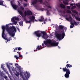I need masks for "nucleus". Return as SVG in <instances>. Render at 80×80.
Segmentation results:
<instances>
[{"label":"nucleus","instance_id":"nucleus-1","mask_svg":"<svg viewBox=\"0 0 80 80\" xmlns=\"http://www.w3.org/2000/svg\"><path fill=\"white\" fill-rule=\"evenodd\" d=\"M10 25H12V23H10L9 24H6V28L5 26H2V28L3 30L2 37L3 38L5 39V40H7V42H6V43H7V42H8V41L11 40H12V39H10V38H9V39H7V35H6V34H5V29H6L7 31L8 32L9 34L11 36V37H14V36H15V34H13L10 33V32L11 31V28H8L9 27V26H10Z\"/></svg>","mask_w":80,"mask_h":80},{"label":"nucleus","instance_id":"nucleus-2","mask_svg":"<svg viewBox=\"0 0 80 80\" xmlns=\"http://www.w3.org/2000/svg\"><path fill=\"white\" fill-rule=\"evenodd\" d=\"M44 43L42 44L43 48L45 47L46 45L48 47H50V45H52V47H56L58 45V42H56V41L53 40L47 39L46 41H44Z\"/></svg>","mask_w":80,"mask_h":80},{"label":"nucleus","instance_id":"nucleus-3","mask_svg":"<svg viewBox=\"0 0 80 80\" xmlns=\"http://www.w3.org/2000/svg\"><path fill=\"white\" fill-rule=\"evenodd\" d=\"M24 14L25 16L28 15V18L30 19L29 21H26V23H30L31 22H33L34 20H35V17L33 16H30L31 15H32V12L31 11L28 10L27 12L25 11L24 12Z\"/></svg>","mask_w":80,"mask_h":80},{"label":"nucleus","instance_id":"nucleus-4","mask_svg":"<svg viewBox=\"0 0 80 80\" xmlns=\"http://www.w3.org/2000/svg\"><path fill=\"white\" fill-rule=\"evenodd\" d=\"M43 34L42 36V38L44 39H46L48 38V35L45 32H42V31H36L34 33V35H36L38 37H40L42 36V34Z\"/></svg>","mask_w":80,"mask_h":80},{"label":"nucleus","instance_id":"nucleus-5","mask_svg":"<svg viewBox=\"0 0 80 80\" xmlns=\"http://www.w3.org/2000/svg\"><path fill=\"white\" fill-rule=\"evenodd\" d=\"M55 37L57 39L59 40H62L65 37V32L64 30H63L62 34L58 33L57 31H55Z\"/></svg>","mask_w":80,"mask_h":80},{"label":"nucleus","instance_id":"nucleus-6","mask_svg":"<svg viewBox=\"0 0 80 80\" xmlns=\"http://www.w3.org/2000/svg\"><path fill=\"white\" fill-rule=\"evenodd\" d=\"M64 72H66V73L65 74V77L66 78H69V75L70 74V71L66 67L62 68Z\"/></svg>","mask_w":80,"mask_h":80},{"label":"nucleus","instance_id":"nucleus-7","mask_svg":"<svg viewBox=\"0 0 80 80\" xmlns=\"http://www.w3.org/2000/svg\"><path fill=\"white\" fill-rule=\"evenodd\" d=\"M65 18L66 20H67L68 21H69L70 22L71 24L72 25H70V28H73V27H74V24L72 22V17H70L69 18Z\"/></svg>","mask_w":80,"mask_h":80},{"label":"nucleus","instance_id":"nucleus-8","mask_svg":"<svg viewBox=\"0 0 80 80\" xmlns=\"http://www.w3.org/2000/svg\"><path fill=\"white\" fill-rule=\"evenodd\" d=\"M18 20V18H17L16 17H14L12 18L11 19V21L12 22H13V23L15 25H16L17 23V21Z\"/></svg>","mask_w":80,"mask_h":80},{"label":"nucleus","instance_id":"nucleus-9","mask_svg":"<svg viewBox=\"0 0 80 80\" xmlns=\"http://www.w3.org/2000/svg\"><path fill=\"white\" fill-rule=\"evenodd\" d=\"M21 10H24V8H23V7L21 6L20 8L18 10V12L20 15H21L22 17H23V12H22V11H21V10H21Z\"/></svg>","mask_w":80,"mask_h":80},{"label":"nucleus","instance_id":"nucleus-10","mask_svg":"<svg viewBox=\"0 0 80 80\" xmlns=\"http://www.w3.org/2000/svg\"><path fill=\"white\" fill-rule=\"evenodd\" d=\"M11 3L13 8H14V10H17V8H18V6L15 5L14 4H13L12 3V1H11Z\"/></svg>","mask_w":80,"mask_h":80},{"label":"nucleus","instance_id":"nucleus-11","mask_svg":"<svg viewBox=\"0 0 80 80\" xmlns=\"http://www.w3.org/2000/svg\"><path fill=\"white\" fill-rule=\"evenodd\" d=\"M43 48H42V47H41V46H38L37 48L36 49V50H34V51L35 52L36 51H37V50H41V49H42Z\"/></svg>","mask_w":80,"mask_h":80},{"label":"nucleus","instance_id":"nucleus-12","mask_svg":"<svg viewBox=\"0 0 80 80\" xmlns=\"http://www.w3.org/2000/svg\"><path fill=\"white\" fill-rule=\"evenodd\" d=\"M26 73H27L28 77H27V76L25 75V73H24V74L25 77H26V78H29V77H30V73H29V72H28L27 71H26Z\"/></svg>","mask_w":80,"mask_h":80},{"label":"nucleus","instance_id":"nucleus-13","mask_svg":"<svg viewBox=\"0 0 80 80\" xmlns=\"http://www.w3.org/2000/svg\"><path fill=\"white\" fill-rule=\"evenodd\" d=\"M70 5L72 6H73L72 7V9H74V8H76V6H75V4H74L71 3L70 4ZM73 5L74 6H73Z\"/></svg>","mask_w":80,"mask_h":80},{"label":"nucleus","instance_id":"nucleus-14","mask_svg":"<svg viewBox=\"0 0 80 80\" xmlns=\"http://www.w3.org/2000/svg\"><path fill=\"white\" fill-rule=\"evenodd\" d=\"M12 28L13 33V32H14V33H15V32H17L16 28H15V26H12Z\"/></svg>","mask_w":80,"mask_h":80},{"label":"nucleus","instance_id":"nucleus-15","mask_svg":"<svg viewBox=\"0 0 80 80\" xmlns=\"http://www.w3.org/2000/svg\"><path fill=\"white\" fill-rule=\"evenodd\" d=\"M34 0V1H32V3L33 5H34L35 4H36V3H37L38 2V1H37V0Z\"/></svg>","mask_w":80,"mask_h":80},{"label":"nucleus","instance_id":"nucleus-16","mask_svg":"<svg viewBox=\"0 0 80 80\" xmlns=\"http://www.w3.org/2000/svg\"><path fill=\"white\" fill-rule=\"evenodd\" d=\"M6 65H7L8 68L9 69V70L10 73L12 74V71H11V70H10V66H9L8 65V63H6Z\"/></svg>","mask_w":80,"mask_h":80},{"label":"nucleus","instance_id":"nucleus-17","mask_svg":"<svg viewBox=\"0 0 80 80\" xmlns=\"http://www.w3.org/2000/svg\"><path fill=\"white\" fill-rule=\"evenodd\" d=\"M63 3H64L65 5H68V1L67 0H64L63 1Z\"/></svg>","mask_w":80,"mask_h":80},{"label":"nucleus","instance_id":"nucleus-18","mask_svg":"<svg viewBox=\"0 0 80 80\" xmlns=\"http://www.w3.org/2000/svg\"><path fill=\"white\" fill-rule=\"evenodd\" d=\"M41 19H39V22H43V21H44V18L43 17V16L41 17Z\"/></svg>","mask_w":80,"mask_h":80},{"label":"nucleus","instance_id":"nucleus-19","mask_svg":"<svg viewBox=\"0 0 80 80\" xmlns=\"http://www.w3.org/2000/svg\"><path fill=\"white\" fill-rule=\"evenodd\" d=\"M66 67L67 68H68V67H69V68H71L72 67V66L70 64H67L66 65Z\"/></svg>","mask_w":80,"mask_h":80},{"label":"nucleus","instance_id":"nucleus-20","mask_svg":"<svg viewBox=\"0 0 80 80\" xmlns=\"http://www.w3.org/2000/svg\"><path fill=\"white\" fill-rule=\"evenodd\" d=\"M15 65L16 67H17L18 68L19 70H20V68H21V67H20V66H19V67H18V64L15 63Z\"/></svg>","mask_w":80,"mask_h":80},{"label":"nucleus","instance_id":"nucleus-21","mask_svg":"<svg viewBox=\"0 0 80 80\" xmlns=\"http://www.w3.org/2000/svg\"><path fill=\"white\" fill-rule=\"evenodd\" d=\"M3 1H0V5H2L3 6H5V5H3Z\"/></svg>","mask_w":80,"mask_h":80},{"label":"nucleus","instance_id":"nucleus-22","mask_svg":"<svg viewBox=\"0 0 80 80\" xmlns=\"http://www.w3.org/2000/svg\"><path fill=\"white\" fill-rule=\"evenodd\" d=\"M20 26H23V22L20 21L19 22Z\"/></svg>","mask_w":80,"mask_h":80},{"label":"nucleus","instance_id":"nucleus-23","mask_svg":"<svg viewBox=\"0 0 80 80\" xmlns=\"http://www.w3.org/2000/svg\"><path fill=\"white\" fill-rule=\"evenodd\" d=\"M60 6L61 8H65V6L63 4H61Z\"/></svg>","mask_w":80,"mask_h":80},{"label":"nucleus","instance_id":"nucleus-24","mask_svg":"<svg viewBox=\"0 0 80 80\" xmlns=\"http://www.w3.org/2000/svg\"><path fill=\"white\" fill-rule=\"evenodd\" d=\"M4 78L6 79V80H9L8 79V78L6 76H4Z\"/></svg>","mask_w":80,"mask_h":80},{"label":"nucleus","instance_id":"nucleus-25","mask_svg":"<svg viewBox=\"0 0 80 80\" xmlns=\"http://www.w3.org/2000/svg\"><path fill=\"white\" fill-rule=\"evenodd\" d=\"M16 75V76H17L19 78V77H18V76H19V75H20V73H19V72H17V74Z\"/></svg>","mask_w":80,"mask_h":80},{"label":"nucleus","instance_id":"nucleus-26","mask_svg":"<svg viewBox=\"0 0 80 80\" xmlns=\"http://www.w3.org/2000/svg\"><path fill=\"white\" fill-rule=\"evenodd\" d=\"M74 24L75 25H77L78 24V22H75V21H74Z\"/></svg>","mask_w":80,"mask_h":80},{"label":"nucleus","instance_id":"nucleus-27","mask_svg":"<svg viewBox=\"0 0 80 80\" xmlns=\"http://www.w3.org/2000/svg\"><path fill=\"white\" fill-rule=\"evenodd\" d=\"M76 5L78 7H80V3H78V4H77Z\"/></svg>","mask_w":80,"mask_h":80},{"label":"nucleus","instance_id":"nucleus-28","mask_svg":"<svg viewBox=\"0 0 80 80\" xmlns=\"http://www.w3.org/2000/svg\"><path fill=\"white\" fill-rule=\"evenodd\" d=\"M14 57L15 58H16L17 60H18V59L19 58V57H17V55L14 56Z\"/></svg>","mask_w":80,"mask_h":80},{"label":"nucleus","instance_id":"nucleus-29","mask_svg":"<svg viewBox=\"0 0 80 80\" xmlns=\"http://www.w3.org/2000/svg\"><path fill=\"white\" fill-rule=\"evenodd\" d=\"M72 12L73 13H74V14H75V15H76H76H77V14H78L76 11H72Z\"/></svg>","mask_w":80,"mask_h":80},{"label":"nucleus","instance_id":"nucleus-30","mask_svg":"<svg viewBox=\"0 0 80 80\" xmlns=\"http://www.w3.org/2000/svg\"><path fill=\"white\" fill-rule=\"evenodd\" d=\"M76 20H79V21H80V18L76 17Z\"/></svg>","mask_w":80,"mask_h":80},{"label":"nucleus","instance_id":"nucleus-31","mask_svg":"<svg viewBox=\"0 0 80 80\" xmlns=\"http://www.w3.org/2000/svg\"><path fill=\"white\" fill-rule=\"evenodd\" d=\"M59 28H60L61 29H62L63 28V26L62 25H60L59 26Z\"/></svg>","mask_w":80,"mask_h":80},{"label":"nucleus","instance_id":"nucleus-32","mask_svg":"<svg viewBox=\"0 0 80 80\" xmlns=\"http://www.w3.org/2000/svg\"><path fill=\"white\" fill-rule=\"evenodd\" d=\"M67 13H71V11L70 10H67Z\"/></svg>","mask_w":80,"mask_h":80},{"label":"nucleus","instance_id":"nucleus-33","mask_svg":"<svg viewBox=\"0 0 80 80\" xmlns=\"http://www.w3.org/2000/svg\"><path fill=\"white\" fill-rule=\"evenodd\" d=\"M1 68H2V69H4V66H3V65H2L1 66Z\"/></svg>","mask_w":80,"mask_h":80},{"label":"nucleus","instance_id":"nucleus-34","mask_svg":"<svg viewBox=\"0 0 80 80\" xmlns=\"http://www.w3.org/2000/svg\"><path fill=\"white\" fill-rule=\"evenodd\" d=\"M18 50H22V48L20 47L18 48Z\"/></svg>","mask_w":80,"mask_h":80},{"label":"nucleus","instance_id":"nucleus-35","mask_svg":"<svg viewBox=\"0 0 80 80\" xmlns=\"http://www.w3.org/2000/svg\"><path fill=\"white\" fill-rule=\"evenodd\" d=\"M57 25H55L53 26L54 28H57Z\"/></svg>","mask_w":80,"mask_h":80},{"label":"nucleus","instance_id":"nucleus-36","mask_svg":"<svg viewBox=\"0 0 80 80\" xmlns=\"http://www.w3.org/2000/svg\"><path fill=\"white\" fill-rule=\"evenodd\" d=\"M67 8H68V9H70V6H68Z\"/></svg>","mask_w":80,"mask_h":80},{"label":"nucleus","instance_id":"nucleus-37","mask_svg":"<svg viewBox=\"0 0 80 80\" xmlns=\"http://www.w3.org/2000/svg\"><path fill=\"white\" fill-rule=\"evenodd\" d=\"M19 57H21L22 58H23V56L22 55H21L20 54L19 55Z\"/></svg>","mask_w":80,"mask_h":80},{"label":"nucleus","instance_id":"nucleus-38","mask_svg":"<svg viewBox=\"0 0 80 80\" xmlns=\"http://www.w3.org/2000/svg\"><path fill=\"white\" fill-rule=\"evenodd\" d=\"M38 2H40V3H42V0H39Z\"/></svg>","mask_w":80,"mask_h":80},{"label":"nucleus","instance_id":"nucleus-39","mask_svg":"<svg viewBox=\"0 0 80 80\" xmlns=\"http://www.w3.org/2000/svg\"><path fill=\"white\" fill-rule=\"evenodd\" d=\"M47 11V13H48V9L46 10Z\"/></svg>","mask_w":80,"mask_h":80},{"label":"nucleus","instance_id":"nucleus-40","mask_svg":"<svg viewBox=\"0 0 80 80\" xmlns=\"http://www.w3.org/2000/svg\"><path fill=\"white\" fill-rule=\"evenodd\" d=\"M15 50H17V48H15V49H14V52H15Z\"/></svg>","mask_w":80,"mask_h":80},{"label":"nucleus","instance_id":"nucleus-41","mask_svg":"<svg viewBox=\"0 0 80 80\" xmlns=\"http://www.w3.org/2000/svg\"><path fill=\"white\" fill-rule=\"evenodd\" d=\"M24 5L26 7L27 6V4H24Z\"/></svg>","mask_w":80,"mask_h":80},{"label":"nucleus","instance_id":"nucleus-42","mask_svg":"<svg viewBox=\"0 0 80 80\" xmlns=\"http://www.w3.org/2000/svg\"><path fill=\"white\" fill-rule=\"evenodd\" d=\"M18 32H20V30H19V28H18Z\"/></svg>","mask_w":80,"mask_h":80},{"label":"nucleus","instance_id":"nucleus-43","mask_svg":"<svg viewBox=\"0 0 80 80\" xmlns=\"http://www.w3.org/2000/svg\"><path fill=\"white\" fill-rule=\"evenodd\" d=\"M9 64H10V65H13V63H9Z\"/></svg>","mask_w":80,"mask_h":80},{"label":"nucleus","instance_id":"nucleus-44","mask_svg":"<svg viewBox=\"0 0 80 80\" xmlns=\"http://www.w3.org/2000/svg\"><path fill=\"white\" fill-rule=\"evenodd\" d=\"M72 15L73 17H75V15L73 14H72Z\"/></svg>","mask_w":80,"mask_h":80},{"label":"nucleus","instance_id":"nucleus-45","mask_svg":"<svg viewBox=\"0 0 80 80\" xmlns=\"http://www.w3.org/2000/svg\"><path fill=\"white\" fill-rule=\"evenodd\" d=\"M17 53H18L19 55H20V52H18Z\"/></svg>","mask_w":80,"mask_h":80},{"label":"nucleus","instance_id":"nucleus-46","mask_svg":"<svg viewBox=\"0 0 80 80\" xmlns=\"http://www.w3.org/2000/svg\"><path fill=\"white\" fill-rule=\"evenodd\" d=\"M48 8H51V7H50V6H48Z\"/></svg>","mask_w":80,"mask_h":80},{"label":"nucleus","instance_id":"nucleus-47","mask_svg":"<svg viewBox=\"0 0 80 80\" xmlns=\"http://www.w3.org/2000/svg\"><path fill=\"white\" fill-rule=\"evenodd\" d=\"M35 21H36V22H38V21H37V20H34V22Z\"/></svg>","mask_w":80,"mask_h":80},{"label":"nucleus","instance_id":"nucleus-48","mask_svg":"<svg viewBox=\"0 0 80 80\" xmlns=\"http://www.w3.org/2000/svg\"><path fill=\"white\" fill-rule=\"evenodd\" d=\"M24 80H27V79H25L23 78H22Z\"/></svg>","mask_w":80,"mask_h":80},{"label":"nucleus","instance_id":"nucleus-49","mask_svg":"<svg viewBox=\"0 0 80 80\" xmlns=\"http://www.w3.org/2000/svg\"><path fill=\"white\" fill-rule=\"evenodd\" d=\"M24 1H25L26 2H27V0H24Z\"/></svg>","mask_w":80,"mask_h":80},{"label":"nucleus","instance_id":"nucleus-50","mask_svg":"<svg viewBox=\"0 0 80 80\" xmlns=\"http://www.w3.org/2000/svg\"><path fill=\"white\" fill-rule=\"evenodd\" d=\"M68 63V61H67V62H66V63Z\"/></svg>","mask_w":80,"mask_h":80},{"label":"nucleus","instance_id":"nucleus-51","mask_svg":"<svg viewBox=\"0 0 80 80\" xmlns=\"http://www.w3.org/2000/svg\"><path fill=\"white\" fill-rule=\"evenodd\" d=\"M38 40H39V38H38Z\"/></svg>","mask_w":80,"mask_h":80},{"label":"nucleus","instance_id":"nucleus-52","mask_svg":"<svg viewBox=\"0 0 80 80\" xmlns=\"http://www.w3.org/2000/svg\"><path fill=\"white\" fill-rule=\"evenodd\" d=\"M50 35H51V37H53V36L51 35V34H50Z\"/></svg>","mask_w":80,"mask_h":80},{"label":"nucleus","instance_id":"nucleus-53","mask_svg":"<svg viewBox=\"0 0 80 80\" xmlns=\"http://www.w3.org/2000/svg\"><path fill=\"white\" fill-rule=\"evenodd\" d=\"M46 4H48V2H46Z\"/></svg>","mask_w":80,"mask_h":80},{"label":"nucleus","instance_id":"nucleus-54","mask_svg":"<svg viewBox=\"0 0 80 80\" xmlns=\"http://www.w3.org/2000/svg\"><path fill=\"white\" fill-rule=\"evenodd\" d=\"M18 3L19 4H20V3H19V2H18Z\"/></svg>","mask_w":80,"mask_h":80},{"label":"nucleus","instance_id":"nucleus-55","mask_svg":"<svg viewBox=\"0 0 80 80\" xmlns=\"http://www.w3.org/2000/svg\"><path fill=\"white\" fill-rule=\"evenodd\" d=\"M9 27H10V25H9Z\"/></svg>","mask_w":80,"mask_h":80},{"label":"nucleus","instance_id":"nucleus-56","mask_svg":"<svg viewBox=\"0 0 80 80\" xmlns=\"http://www.w3.org/2000/svg\"><path fill=\"white\" fill-rule=\"evenodd\" d=\"M46 5H47V4H46Z\"/></svg>","mask_w":80,"mask_h":80},{"label":"nucleus","instance_id":"nucleus-57","mask_svg":"<svg viewBox=\"0 0 80 80\" xmlns=\"http://www.w3.org/2000/svg\"><path fill=\"white\" fill-rule=\"evenodd\" d=\"M8 0L10 1V0Z\"/></svg>","mask_w":80,"mask_h":80}]
</instances>
